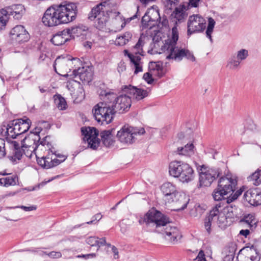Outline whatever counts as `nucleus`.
<instances>
[{
    "mask_svg": "<svg viewBox=\"0 0 261 261\" xmlns=\"http://www.w3.org/2000/svg\"><path fill=\"white\" fill-rule=\"evenodd\" d=\"M83 140L87 141L88 146L93 149H96L99 145L100 140L97 138L98 130L94 127H85L81 128Z\"/></svg>",
    "mask_w": 261,
    "mask_h": 261,
    "instance_id": "12",
    "label": "nucleus"
},
{
    "mask_svg": "<svg viewBox=\"0 0 261 261\" xmlns=\"http://www.w3.org/2000/svg\"><path fill=\"white\" fill-rule=\"evenodd\" d=\"M244 197L249 203L253 206L261 204V192L257 188L247 190L245 193Z\"/></svg>",
    "mask_w": 261,
    "mask_h": 261,
    "instance_id": "19",
    "label": "nucleus"
},
{
    "mask_svg": "<svg viewBox=\"0 0 261 261\" xmlns=\"http://www.w3.org/2000/svg\"><path fill=\"white\" fill-rule=\"evenodd\" d=\"M165 7L167 9L172 10L175 8L178 3V0H164Z\"/></svg>",
    "mask_w": 261,
    "mask_h": 261,
    "instance_id": "44",
    "label": "nucleus"
},
{
    "mask_svg": "<svg viewBox=\"0 0 261 261\" xmlns=\"http://www.w3.org/2000/svg\"><path fill=\"white\" fill-rule=\"evenodd\" d=\"M143 77L148 84H151L154 81V78L149 71L144 74Z\"/></svg>",
    "mask_w": 261,
    "mask_h": 261,
    "instance_id": "51",
    "label": "nucleus"
},
{
    "mask_svg": "<svg viewBox=\"0 0 261 261\" xmlns=\"http://www.w3.org/2000/svg\"><path fill=\"white\" fill-rule=\"evenodd\" d=\"M77 76L81 81L89 83L92 80L93 73L89 68L79 67L77 69H73L72 78L77 77Z\"/></svg>",
    "mask_w": 261,
    "mask_h": 261,
    "instance_id": "21",
    "label": "nucleus"
},
{
    "mask_svg": "<svg viewBox=\"0 0 261 261\" xmlns=\"http://www.w3.org/2000/svg\"><path fill=\"white\" fill-rule=\"evenodd\" d=\"M241 64V62L234 56L231 57L228 60L227 67L231 70L238 69Z\"/></svg>",
    "mask_w": 261,
    "mask_h": 261,
    "instance_id": "38",
    "label": "nucleus"
},
{
    "mask_svg": "<svg viewBox=\"0 0 261 261\" xmlns=\"http://www.w3.org/2000/svg\"><path fill=\"white\" fill-rule=\"evenodd\" d=\"M199 175L202 179H236L232 177L231 174L228 170H225L224 174L219 169L210 168L205 165H202L199 169Z\"/></svg>",
    "mask_w": 261,
    "mask_h": 261,
    "instance_id": "10",
    "label": "nucleus"
},
{
    "mask_svg": "<svg viewBox=\"0 0 261 261\" xmlns=\"http://www.w3.org/2000/svg\"><path fill=\"white\" fill-rule=\"evenodd\" d=\"M223 212L220 204L216 205L210 212L208 216H207L204 221V226L206 231L210 234L212 230L215 222H217L219 224L223 223L226 220L224 214L227 211H229V207H226L223 208Z\"/></svg>",
    "mask_w": 261,
    "mask_h": 261,
    "instance_id": "8",
    "label": "nucleus"
},
{
    "mask_svg": "<svg viewBox=\"0 0 261 261\" xmlns=\"http://www.w3.org/2000/svg\"><path fill=\"white\" fill-rule=\"evenodd\" d=\"M160 14L158 10L151 9L148 11L142 18V24L145 28L151 29L157 24Z\"/></svg>",
    "mask_w": 261,
    "mask_h": 261,
    "instance_id": "13",
    "label": "nucleus"
},
{
    "mask_svg": "<svg viewBox=\"0 0 261 261\" xmlns=\"http://www.w3.org/2000/svg\"><path fill=\"white\" fill-rule=\"evenodd\" d=\"M15 28H14L12 29V30L11 31L9 34V42L10 43H13L14 41L16 39V35L15 34Z\"/></svg>",
    "mask_w": 261,
    "mask_h": 261,
    "instance_id": "53",
    "label": "nucleus"
},
{
    "mask_svg": "<svg viewBox=\"0 0 261 261\" xmlns=\"http://www.w3.org/2000/svg\"><path fill=\"white\" fill-rule=\"evenodd\" d=\"M8 11L5 9L0 10V30L4 29L7 22Z\"/></svg>",
    "mask_w": 261,
    "mask_h": 261,
    "instance_id": "39",
    "label": "nucleus"
},
{
    "mask_svg": "<svg viewBox=\"0 0 261 261\" xmlns=\"http://www.w3.org/2000/svg\"><path fill=\"white\" fill-rule=\"evenodd\" d=\"M130 106L131 97L125 94L117 97L116 102L114 105V108L116 112L118 111L120 113H121L128 111Z\"/></svg>",
    "mask_w": 261,
    "mask_h": 261,
    "instance_id": "15",
    "label": "nucleus"
},
{
    "mask_svg": "<svg viewBox=\"0 0 261 261\" xmlns=\"http://www.w3.org/2000/svg\"><path fill=\"white\" fill-rule=\"evenodd\" d=\"M112 250L114 254V258L115 259L118 258H119V252H118V249H117V248L115 246H113L112 247Z\"/></svg>",
    "mask_w": 261,
    "mask_h": 261,
    "instance_id": "63",
    "label": "nucleus"
},
{
    "mask_svg": "<svg viewBox=\"0 0 261 261\" xmlns=\"http://www.w3.org/2000/svg\"><path fill=\"white\" fill-rule=\"evenodd\" d=\"M55 103L57 107L60 110H65L67 109V105L64 97L60 95H56L54 96Z\"/></svg>",
    "mask_w": 261,
    "mask_h": 261,
    "instance_id": "36",
    "label": "nucleus"
},
{
    "mask_svg": "<svg viewBox=\"0 0 261 261\" xmlns=\"http://www.w3.org/2000/svg\"><path fill=\"white\" fill-rule=\"evenodd\" d=\"M238 257L241 261H259V257L255 248L247 247L241 249Z\"/></svg>",
    "mask_w": 261,
    "mask_h": 261,
    "instance_id": "16",
    "label": "nucleus"
},
{
    "mask_svg": "<svg viewBox=\"0 0 261 261\" xmlns=\"http://www.w3.org/2000/svg\"><path fill=\"white\" fill-rule=\"evenodd\" d=\"M194 148L192 143H187L184 147H178L177 153L179 155L190 156L194 153Z\"/></svg>",
    "mask_w": 261,
    "mask_h": 261,
    "instance_id": "32",
    "label": "nucleus"
},
{
    "mask_svg": "<svg viewBox=\"0 0 261 261\" xmlns=\"http://www.w3.org/2000/svg\"><path fill=\"white\" fill-rule=\"evenodd\" d=\"M8 127V124H3L0 128V135L3 137H6L7 135V128Z\"/></svg>",
    "mask_w": 261,
    "mask_h": 261,
    "instance_id": "57",
    "label": "nucleus"
},
{
    "mask_svg": "<svg viewBox=\"0 0 261 261\" xmlns=\"http://www.w3.org/2000/svg\"><path fill=\"white\" fill-rule=\"evenodd\" d=\"M117 97L114 93H106L103 98V101L98 103L94 106L92 112L95 120L101 124L111 123L116 113L114 105Z\"/></svg>",
    "mask_w": 261,
    "mask_h": 261,
    "instance_id": "4",
    "label": "nucleus"
},
{
    "mask_svg": "<svg viewBox=\"0 0 261 261\" xmlns=\"http://www.w3.org/2000/svg\"><path fill=\"white\" fill-rule=\"evenodd\" d=\"M78 63H80V60L77 58H71L70 56H62L56 59L54 68L55 71L61 76L72 77L73 72L71 74H69L68 72L73 68V65L75 66Z\"/></svg>",
    "mask_w": 261,
    "mask_h": 261,
    "instance_id": "6",
    "label": "nucleus"
},
{
    "mask_svg": "<svg viewBox=\"0 0 261 261\" xmlns=\"http://www.w3.org/2000/svg\"><path fill=\"white\" fill-rule=\"evenodd\" d=\"M189 198L185 193L177 192L173 197V201L167 202L172 204L176 211H180L185 209L189 201Z\"/></svg>",
    "mask_w": 261,
    "mask_h": 261,
    "instance_id": "17",
    "label": "nucleus"
},
{
    "mask_svg": "<svg viewBox=\"0 0 261 261\" xmlns=\"http://www.w3.org/2000/svg\"><path fill=\"white\" fill-rule=\"evenodd\" d=\"M44 254L48 255L51 258H59L62 257V253L59 251H51L49 253L42 252L41 255L43 256Z\"/></svg>",
    "mask_w": 261,
    "mask_h": 261,
    "instance_id": "46",
    "label": "nucleus"
},
{
    "mask_svg": "<svg viewBox=\"0 0 261 261\" xmlns=\"http://www.w3.org/2000/svg\"><path fill=\"white\" fill-rule=\"evenodd\" d=\"M86 242L87 244L91 246H97L99 248L101 246L106 244V241L105 238H98L95 236H91L88 237Z\"/></svg>",
    "mask_w": 261,
    "mask_h": 261,
    "instance_id": "33",
    "label": "nucleus"
},
{
    "mask_svg": "<svg viewBox=\"0 0 261 261\" xmlns=\"http://www.w3.org/2000/svg\"><path fill=\"white\" fill-rule=\"evenodd\" d=\"M54 154L57 156V160L59 162V164L64 161L66 159V157L64 155H62L59 153L57 154L56 153H54Z\"/></svg>",
    "mask_w": 261,
    "mask_h": 261,
    "instance_id": "61",
    "label": "nucleus"
},
{
    "mask_svg": "<svg viewBox=\"0 0 261 261\" xmlns=\"http://www.w3.org/2000/svg\"><path fill=\"white\" fill-rule=\"evenodd\" d=\"M68 31L66 29L59 32L53 37L51 42L55 45L59 46L64 44L70 39Z\"/></svg>",
    "mask_w": 261,
    "mask_h": 261,
    "instance_id": "24",
    "label": "nucleus"
},
{
    "mask_svg": "<svg viewBox=\"0 0 261 261\" xmlns=\"http://www.w3.org/2000/svg\"><path fill=\"white\" fill-rule=\"evenodd\" d=\"M194 171L187 164H182V171L180 176L183 179H191L193 177Z\"/></svg>",
    "mask_w": 261,
    "mask_h": 261,
    "instance_id": "34",
    "label": "nucleus"
},
{
    "mask_svg": "<svg viewBox=\"0 0 261 261\" xmlns=\"http://www.w3.org/2000/svg\"><path fill=\"white\" fill-rule=\"evenodd\" d=\"M26 13L25 7L21 4H17V20L22 18Z\"/></svg>",
    "mask_w": 261,
    "mask_h": 261,
    "instance_id": "45",
    "label": "nucleus"
},
{
    "mask_svg": "<svg viewBox=\"0 0 261 261\" xmlns=\"http://www.w3.org/2000/svg\"><path fill=\"white\" fill-rule=\"evenodd\" d=\"M139 55L128 53V57L129 58L131 63H132L135 67V73L137 74L142 71V67L141 65V57Z\"/></svg>",
    "mask_w": 261,
    "mask_h": 261,
    "instance_id": "30",
    "label": "nucleus"
},
{
    "mask_svg": "<svg viewBox=\"0 0 261 261\" xmlns=\"http://www.w3.org/2000/svg\"><path fill=\"white\" fill-rule=\"evenodd\" d=\"M5 218L8 221H15V207H8L5 212Z\"/></svg>",
    "mask_w": 261,
    "mask_h": 261,
    "instance_id": "40",
    "label": "nucleus"
},
{
    "mask_svg": "<svg viewBox=\"0 0 261 261\" xmlns=\"http://www.w3.org/2000/svg\"><path fill=\"white\" fill-rule=\"evenodd\" d=\"M133 38V33L130 31H127L117 36L114 44L116 46H122L127 44Z\"/></svg>",
    "mask_w": 261,
    "mask_h": 261,
    "instance_id": "26",
    "label": "nucleus"
},
{
    "mask_svg": "<svg viewBox=\"0 0 261 261\" xmlns=\"http://www.w3.org/2000/svg\"><path fill=\"white\" fill-rule=\"evenodd\" d=\"M144 221L147 224H152L156 231L165 234V239L173 244L181 237L178 229L169 224L168 218L159 211L153 209L149 211L144 217Z\"/></svg>",
    "mask_w": 261,
    "mask_h": 261,
    "instance_id": "2",
    "label": "nucleus"
},
{
    "mask_svg": "<svg viewBox=\"0 0 261 261\" xmlns=\"http://www.w3.org/2000/svg\"><path fill=\"white\" fill-rule=\"evenodd\" d=\"M186 6L182 5L178 7H175V11L172 15L178 20H184L187 16L186 11L187 10Z\"/></svg>",
    "mask_w": 261,
    "mask_h": 261,
    "instance_id": "31",
    "label": "nucleus"
},
{
    "mask_svg": "<svg viewBox=\"0 0 261 261\" xmlns=\"http://www.w3.org/2000/svg\"><path fill=\"white\" fill-rule=\"evenodd\" d=\"M225 196L224 194H223L221 191H220V189H218V187L216 190H215L214 192V193L213 194V198L216 201H220L221 200L224 196Z\"/></svg>",
    "mask_w": 261,
    "mask_h": 261,
    "instance_id": "47",
    "label": "nucleus"
},
{
    "mask_svg": "<svg viewBox=\"0 0 261 261\" xmlns=\"http://www.w3.org/2000/svg\"><path fill=\"white\" fill-rule=\"evenodd\" d=\"M206 27L204 18L198 14H193L189 16L187 22V34L202 32Z\"/></svg>",
    "mask_w": 261,
    "mask_h": 261,
    "instance_id": "11",
    "label": "nucleus"
},
{
    "mask_svg": "<svg viewBox=\"0 0 261 261\" xmlns=\"http://www.w3.org/2000/svg\"><path fill=\"white\" fill-rule=\"evenodd\" d=\"M249 178L251 179H261V169H258L256 170L248 177V179Z\"/></svg>",
    "mask_w": 261,
    "mask_h": 261,
    "instance_id": "50",
    "label": "nucleus"
},
{
    "mask_svg": "<svg viewBox=\"0 0 261 261\" xmlns=\"http://www.w3.org/2000/svg\"><path fill=\"white\" fill-rule=\"evenodd\" d=\"M31 124V120L24 116L22 118L17 119V125H18L17 133V140L21 141V147L17 146V160H20L22 154L27 156H31L32 152L35 150V139L30 137H25L21 139V135L27 132L30 128Z\"/></svg>",
    "mask_w": 261,
    "mask_h": 261,
    "instance_id": "5",
    "label": "nucleus"
},
{
    "mask_svg": "<svg viewBox=\"0 0 261 261\" xmlns=\"http://www.w3.org/2000/svg\"><path fill=\"white\" fill-rule=\"evenodd\" d=\"M17 207H19L25 212L35 211L37 208V206L36 205H31V206H25L21 205V206H17Z\"/></svg>",
    "mask_w": 261,
    "mask_h": 261,
    "instance_id": "58",
    "label": "nucleus"
},
{
    "mask_svg": "<svg viewBox=\"0 0 261 261\" xmlns=\"http://www.w3.org/2000/svg\"><path fill=\"white\" fill-rule=\"evenodd\" d=\"M215 21L212 17H210L208 19V25L205 32L206 36L210 39L211 42H213L212 34L213 32L214 27L215 25Z\"/></svg>",
    "mask_w": 261,
    "mask_h": 261,
    "instance_id": "37",
    "label": "nucleus"
},
{
    "mask_svg": "<svg viewBox=\"0 0 261 261\" xmlns=\"http://www.w3.org/2000/svg\"><path fill=\"white\" fill-rule=\"evenodd\" d=\"M122 91L123 92L132 96L133 98H135L137 100H141L146 97L148 95V93L146 90L138 88L136 87L132 86L130 85L123 86L122 87Z\"/></svg>",
    "mask_w": 261,
    "mask_h": 261,
    "instance_id": "18",
    "label": "nucleus"
},
{
    "mask_svg": "<svg viewBox=\"0 0 261 261\" xmlns=\"http://www.w3.org/2000/svg\"><path fill=\"white\" fill-rule=\"evenodd\" d=\"M144 42L141 38H140L135 46L132 48V53L135 55H144V51L143 50V46Z\"/></svg>",
    "mask_w": 261,
    "mask_h": 261,
    "instance_id": "35",
    "label": "nucleus"
},
{
    "mask_svg": "<svg viewBox=\"0 0 261 261\" xmlns=\"http://www.w3.org/2000/svg\"><path fill=\"white\" fill-rule=\"evenodd\" d=\"M145 133L143 128L134 127L129 125H124L117 132V137L122 143L131 144L137 139V137Z\"/></svg>",
    "mask_w": 261,
    "mask_h": 261,
    "instance_id": "9",
    "label": "nucleus"
},
{
    "mask_svg": "<svg viewBox=\"0 0 261 261\" xmlns=\"http://www.w3.org/2000/svg\"><path fill=\"white\" fill-rule=\"evenodd\" d=\"M37 163L42 167L46 169L52 168L59 165L57 156L52 150H48V154L41 158L36 155Z\"/></svg>",
    "mask_w": 261,
    "mask_h": 261,
    "instance_id": "14",
    "label": "nucleus"
},
{
    "mask_svg": "<svg viewBox=\"0 0 261 261\" xmlns=\"http://www.w3.org/2000/svg\"><path fill=\"white\" fill-rule=\"evenodd\" d=\"M88 27L83 25H79L70 29H66L68 32V34L70 37L74 38L75 37H79L81 35H85L86 32L88 31Z\"/></svg>",
    "mask_w": 261,
    "mask_h": 261,
    "instance_id": "28",
    "label": "nucleus"
},
{
    "mask_svg": "<svg viewBox=\"0 0 261 261\" xmlns=\"http://www.w3.org/2000/svg\"><path fill=\"white\" fill-rule=\"evenodd\" d=\"M204 256L205 254L204 253V252L201 250L199 251L198 256L195 259V260H197V261H201L202 259H205Z\"/></svg>",
    "mask_w": 261,
    "mask_h": 261,
    "instance_id": "62",
    "label": "nucleus"
},
{
    "mask_svg": "<svg viewBox=\"0 0 261 261\" xmlns=\"http://www.w3.org/2000/svg\"><path fill=\"white\" fill-rule=\"evenodd\" d=\"M15 180H0V186L7 187L11 185L15 184Z\"/></svg>",
    "mask_w": 261,
    "mask_h": 261,
    "instance_id": "59",
    "label": "nucleus"
},
{
    "mask_svg": "<svg viewBox=\"0 0 261 261\" xmlns=\"http://www.w3.org/2000/svg\"><path fill=\"white\" fill-rule=\"evenodd\" d=\"M113 130H105L101 132L100 136L102 143L106 147H110L114 145L115 140L112 134Z\"/></svg>",
    "mask_w": 261,
    "mask_h": 261,
    "instance_id": "27",
    "label": "nucleus"
},
{
    "mask_svg": "<svg viewBox=\"0 0 261 261\" xmlns=\"http://www.w3.org/2000/svg\"><path fill=\"white\" fill-rule=\"evenodd\" d=\"M14 120L12 122H10L8 124V127L7 128L6 139L7 141L12 144L14 149V157L15 158L16 155V141L13 140L16 138V133L15 132V126L16 125V123L14 124Z\"/></svg>",
    "mask_w": 261,
    "mask_h": 261,
    "instance_id": "22",
    "label": "nucleus"
},
{
    "mask_svg": "<svg viewBox=\"0 0 261 261\" xmlns=\"http://www.w3.org/2000/svg\"><path fill=\"white\" fill-rule=\"evenodd\" d=\"M248 51L246 49H241L237 51L236 58L241 62L248 56Z\"/></svg>",
    "mask_w": 261,
    "mask_h": 261,
    "instance_id": "42",
    "label": "nucleus"
},
{
    "mask_svg": "<svg viewBox=\"0 0 261 261\" xmlns=\"http://www.w3.org/2000/svg\"><path fill=\"white\" fill-rule=\"evenodd\" d=\"M237 180H219L218 185V189L226 195L233 191L236 189Z\"/></svg>",
    "mask_w": 261,
    "mask_h": 261,
    "instance_id": "23",
    "label": "nucleus"
},
{
    "mask_svg": "<svg viewBox=\"0 0 261 261\" xmlns=\"http://www.w3.org/2000/svg\"><path fill=\"white\" fill-rule=\"evenodd\" d=\"M50 180H47V181H42L41 182V183L38 184L35 187H33L32 188H28L27 189V190L28 191H34V190H36L37 189H40L41 187H43L44 186H45L48 181H49Z\"/></svg>",
    "mask_w": 261,
    "mask_h": 261,
    "instance_id": "56",
    "label": "nucleus"
},
{
    "mask_svg": "<svg viewBox=\"0 0 261 261\" xmlns=\"http://www.w3.org/2000/svg\"><path fill=\"white\" fill-rule=\"evenodd\" d=\"M5 141L0 138V159L5 156Z\"/></svg>",
    "mask_w": 261,
    "mask_h": 261,
    "instance_id": "52",
    "label": "nucleus"
},
{
    "mask_svg": "<svg viewBox=\"0 0 261 261\" xmlns=\"http://www.w3.org/2000/svg\"><path fill=\"white\" fill-rule=\"evenodd\" d=\"M94 217H95V220L91 221H89V222H87V223L88 224H91L95 220H97V221L100 220L101 219V218H102V215L100 214H96L94 216Z\"/></svg>",
    "mask_w": 261,
    "mask_h": 261,
    "instance_id": "64",
    "label": "nucleus"
},
{
    "mask_svg": "<svg viewBox=\"0 0 261 261\" xmlns=\"http://www.w3.org/2000/svg\"><path fill=\"white\" fill-rule=\"evenodd\" d=\"M245 187L244 186H242L241 188H240L239 190H237L235 193L231 195V196L227 198V202L228 203L232 202L233 201L236 200L239 196H240L242 192L244 191Z\"/></svg>",
    "mask_w": 261,
    "mask_h": 261,
    "instance_id": "43",
    "label": "nucleus"
},
{
    "mask_svg": "<svg viewBox=\"0 0 261 261\" xmlns=\"http://www.w3.org/2000/svg\"><path fill=\"white\" fill-rule=\"evenodd\" d=\"M178 39L177 29L176 27H173L172 29L171 37H169L165 40L164 44L161 47V50L167 54L166 59L180 61L185 57L192 62L195 61V58L192 53L188 49L177 46Z\"/></svg>",
    "mask_w": 261,
    "mask_h": 261,
    "instance_id": "3",
    "label": "nucleus"
},
{
    "mask_svg": "<svg viewBox=\"0 0 261 261\" xmlns=\"http://www.w3.org/2000/svg\"><path fill=\"white\" fill-rule=\"evenodd\" d=\"M182 164L180 161H177L171 162L169 168L170 175L174 178L179 177L182 171Z\"/></svg>",
    "mask_w": 261,
    "mask_h": 261,
    "instance_id": "25",
    "label": "nucleus"
},
{
    "mask_svg": "<svg viewBox=\"0 0 261 261\" xmlns=\"http://www.w3.org/2000/svg\"><path fill=\"white\" fill-rule=\"evenodd\" d=\"M161 191L164 195L163 200L165 203L173 201V196L177 192L175 187L170 182H166L161 187Z\"/></svg>",
    "mask_w": 261,
    "mask_h": 261,
    "instance_id": "20",
    "label": "nucleus"
},
{
    "mask_svg": "<svg viewBox=\"0 0 261 261\" xmlns=\"http://www.w3.org/2000/svg\"><path fill=\"white\" fill-rule=\"evenodd\" d=\"M200 0H189L188 5L186 6L187 9L192 7H197L198 6V3Z\"/></svg>",
    "mask_w": 261,
    "mask_h": 261,
    "instance_id": "54",
    "label": "nucleus"
},
{
    "mask_svg": "<svg viewBox=\"0 0 261 261\" xmlns=\"http://www.w3.org/2000/svg\"><path fill=\"white\" fill-rule=\"evenodd\" d=\"M212 184V181L211 180H199V184L198 185V188H200L204 186H210Z\"/></svg>",
    "mask_w": 261,
    "mask_h": 261,
    "instance_id": "60",
    "label": "nucleus"
},
{
    "mask_svg": "<svg viewBox=\"0 0 261 261\" xmlns=\"http://www.w3.org/2000/svg\"><path fill=\"white\" fill-rule=\"evenodd\" d=\"M162 66L159 64V63L155 62H150L148 65V71L149 72L153 71V70H156L158 68H162Z\"/></svg>",
    "mask_w": 261,
    "mask_h": 261,
    "instance_id": "48",
    "label": "nucleus"
},
{
    "mask_svg": "<svg viewBox=\"0 0 261 261\" xmlns=\"http://www.w3.org/2000/svg\"><path fill=\"white\" fill-rule=\"evenodd\" d=\"M30 38V34L24 26L17 25V42L19 43L27 42Z\"/></svg>",
    "mask_w": 261,
    "mask_h": 261,
    "instance_id": "29",
    "label": "nucleus"
},
{
    "mask_svg": "<svg viewBox=\"0 0 261 261\" xmlns=\"http://www.w3.org/2000/svg\"><path fill=\"white\" fill-rule=\"evenodd\" d=\"M150 73L153 78H160L164 75L163 68H158L156 70H153V71L150 72Z\"/></svg>",
    "mask_w": 261,
    "mask_h": 261,
    "instance_id": "49",
    "label": "nucleus"
},
{
    "mask_svg": "<svg viewBox=\"0 0 261 261\" xmlns=\"http://www.w3.org/2000/svg\"><path fill=\"white\" fill-rule=\"evenodd\" d=\"M76 8L74 3L54 5L45 11L42 21L45 26L48 27L67 23L75 19L77 14Z\"/></svg>",
    "mask_w": 261,
    "mask_h": 261,
    "instance_id": "1",
    "label": "nucleus"
},
{
    "mask_svg": "<svg viewBox=\"0 0 261 261\" xmlns=\"http://www.w3.org/2000/svg\"><path fill=\"white\" fill-rule=\"evenodd\" d=\"M107 3L104 2L94 7L89 14L88 18L94 21V26L98 30L103 29L109 19Z\"/></svg>",
    "mask_w": 261,
    "mask_h": 261,
    "instance_id": "7",
    "label": "nucleus"
},
{
    "mask_svg": "<svg viewBox=\"0 0 261 261\" xmlns=\"http://www.w3.org/2000/svg\"><path fill=\"white\" fill-rule=\"evenodd\" d=\"M96 257L95 253H89L87 254L78 255L76 256L77 258H83L85 259H88L90 258H94Z\"/></svg>",
    "mask_w": 261,
    "mask_h": 261,
    "instance_id": "55",
    "label": "nucleus"
},
{
    "mask_svg": "<svg viewBox=\"0 0 261 261\" xmlns=\"http://www.w3.org/2000/svg\"><path fill=\"white\" fill-rule=\"evenodd\" d=\"M236 249V244L233 242H230L228 244L225 249L226 254H227L228 256H230L232 258L234 257Z\"/></svg>",
    "mask_w": 261,
    "mask_h": 261,
    "instance_id": "41",
    "label": "nucleus"
}]
</instances>
